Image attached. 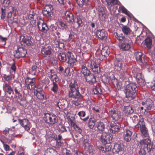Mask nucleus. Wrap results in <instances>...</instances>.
Masks as SVG:
<instances>
[{"instance_id":"aec40b11","label":"nucleus","mask_w":155,"mask_h":155,"mask_svg":"<svg viewBox=\"0 0 155 155\" xmlns=\"http://www.w3.org/2000/svg\"><path fill=\"white\" fill-rule=\"evenodd\" d=\"M28 18L31 20L30 22L32 25H35L36 24V20L37 19V15L33 12H31L28 16Z\"/></svg>"},{"instance_id":"338daca9","label":"nucleus","mask_w":155,"mask_h":155,"mask_svg":"<svg viewBox=\"0 0 155 155\" xmlns=\"http://www.w3.org/2000/svg\"><path fill=\"white\" fill-rule=\"evenodd\" d=\"M12 13L11 12L9 13L8 15V20H10L12 22L14 20V18L12 17Z\"/></svg>"},{"instance_id":"de8ad7c7","label":"nucleus","mask_w":155,"mask_h":155,"mask_svg":"<svg viewBox=\"0 0 155 155\" xmlns=\"http://www.w3.org/2000/svg\"><path fill=\"white\" fill-rule=\"evenodd\" d=\"M136 81L140 85L143 86L145 84V80L143 78H140L139 79L136 80Z\"/></svg>"},{"instance_id":"e433bc0d","label":"nucleus","mask_w":155,"mask_h":155,"mask_svg":"<svg viewBox=\"0 0 155 155\" xmlns=\"http://www.w3.org/2000/svg\"><path fill=\"white\" fill-rule=\"evenodd\" d=\"M78 115L80 117V118L84 121H86L88 119L89 117H86L85 118H84L86 115L84 111H81L79 112L78 113Z\"/></svg>"},{"instance_id":"ea45409f","label":"nucleus","mask_w":155,"mask_h":155,"mask_svg":"<svg viewBox=\"0 0 155 155\" xmlns=\"http://www.w3.org/2000/svg\"><path fill=\"white\" fill-rule=\"evenodd\" d=\"M18 121L21 125L23 127H24L25 125H28V123H29L28 120L27 119L23 120L18 119Z\"/></svg>"},{"instance_id":"e2e57ef3","label":"nucleus","mask_w":155,"mask_h":155,"mask_svg":"<svg viewBox=\"0 0 155 155\" xmlns=\"http://www.w3.org/2000/svg\"><path fill=\"white\" fill-rule=\"evenodd\" d=\"M74 129L79 134H81L82 132V129L78 125L75 127H74Z\"/></svg>"},{"instance_id":"bb28decb","label":"nucleus","mask_w":155,"mask_h":155,"mask_svg":"<svg viewBox=\"0 0 155 155\" xmlns=\"http://www.w3.org/2000/svg\"><path fill=\"white\" fill-rule=\"evenodd\" d=\"M87 81L89 82L90 84H93L96 82V78L93 74L91 72L85 77Z\"/></svg>"},{"instance_id":"c85d7f7f","label":"nucleus","mask_w":155,"mask_h":155,"mask_svg":"<svg viewBox=\"0 0 155 155\" xmlns=\"http://www.w3.org/2000/svg\"><path fill=\"white\" fill-rule=\"evenodd\" d=\"M153 105L152 101L150 98L147 99L145 105L146 107V108L144 109L145 112H147L149 110H150Z\"/></svg>"},{"instance_id":"a18cd8bd","label":"nucleus","mask_w":155,"mask_h":155,"mask_svg":"<svg viewBox=\"0 0 155 155\" xmlns=\"http://www.w3.org/2000/svg\"><path fill=\"white\" fill-rule=\"evenodd\" d=\"M119 9L121 11L122 13L125 14L126 15L130 16V13L123 6H121L119 7Z\"/></svg>"},{"instance_id":"79ce46f5","label":"nucleus","mask_w":155,"mask_h":155,"mask_svg":"<svg viewBox=\"0 0 155 155\" xmlns=\"http://www.w3.org/2000/svg\"><path fill=\"white\" fill-rule=\"evenodd\" d=\"M67 118L68 119V121L70 122L71 125L74 128V127H76L77 126L76 124V123L73 120V117H71V118H70L69 116H68Z\"/></svg>"},{"instance_id":"c9c22d12","label":"nucleus","mask_w":155,"mask_h":155,"mask_svg":"<svg viewBox=\"0 0 155 155\" xmlns=\"http://www.w3.org/2000/svg\"><path fill=\"white\" fill-rule=\"evenodd\" d=\"M110 143H107V145H104V147H101L100 150L104 152H108L111 150L112 146Z\"/></svg>"},{"instance_id":"3c124183","label":"nucleus","mask_w":155,"mask_h":155,"mask_svg":"<svg viewBox=\"0 0 155 155\" xmlns=\"http://www.w3.org/2000/svg\"><path fill=\"white\" fill-rule=\"evenodd\" d=\"M122 62L121 60H117H117L115 61V66L116 67H117L119 68H120L122 67Z\"/></svg>"},{"instance_id":"a19ab883","label":"nucleus","mask_w":155,"mask_h":155,"mask_svg":"<svg viewBox=\"0 0 155 155\" xmlns=\"http://www.w3.org/2000/svg\"><path fill=\"white\" fill-rule=\"evenodd\" d=\"M122 31L126 35L130 34L131 31L130 28L126 26H124L123 27Z\"/></svg>"},{"instance_id":"4c0bfd02","label":"nucleus","mask_w":155,"mask_h":155,"mask_svg":"<svg viewBox=\"0 0 155 155\" xmlns=\"http://www.w3.org/2000/svg\"><path fill=\"white\" fill-rule=\"evenodd\" d=\"M124 108L125 113L127 114H132L134 112V110L132 107L130 106H125V107Z\"/></svg>"},{"instance_id":"774afa93","label":"nucleus","mask_w":155,"mask_h":155,"mask_svg":"<svg viewBox=\"0 0 155 155\" xmlns=\"http://www.w3.org/2000/svg\"><path fill=\"white\" fill-rule=\"evenodd\" d=\"M150 87L152 91H155V81H153L150 85Z\"/></svg>"},{"instance_id":"393cba45","label":"nucleus","mask_w":155,"mask_h":155,"mask_svg":"<svg viewBox=\"0 0 155 155\" xmlns=\"http://www.w3.org/2000/svg\"><path fill=\"white\" fill-rule=\"evenodd\" d=\"M69 97L74 99H79L81 96V95L78 90L71 91H69Z\"/></svg>"},{"instance_id":"58836bf2","label":"nucleus","mask_w":155,"mask_h":155,"mask_svg":"<svg viewBox=\"0 0 155 155\" xmlns=\"http://www.w3.org/2000/svg\"><path fill=\"white\" fill-rule=\"evenodd\" d=\"M58 84L55 82H53V83L51 84V90L55 93L58 91Z\"/></svg>"},{"instance_id":"a878e982","label":"nucleus","mask_w":155,"mask_h":155,"mask_svg":"<svg viewBox=\"0 0 155 155\" xmlns=\"http://www.w3.org/2000/svg\"><path fill=\"white\" fill-rule=\"evenodd\" d=\"M132 133L129 130L126 129L124 132L123 137L124 140L127 142L130 141L131 139Z\"/></svg>"},{"instance_id":"f257e3e1","label":"nucleus","mask_w":155,"mask_h":155,"mask_svg":"<svg viewBox=\"0 0 155 155\" xmlns=\"http://www.w3.org/2000/svg\"><path fill=\"white\" fill-rule=\"evenodd\" d=\"M138 144L140 149L139 151V154L140 155H146L145 149L148 153H149L154 148L153 143L149 138L140 140Z\"/></svg>"},{"instance_id":"2f4dec72","label":"nucleus","mask_w":155,"mask_h":155,"mask_svg":"<svg viewBox=\"0 0 155 155\" xmlns=\"http://www.w3.org/2000/svg\"><path fill=\"white\" fill-rule=\"evenodd\" d=\"M95 127L97 128L96 130L97 131H102L104 130L105 125L103 123L99 121L97 123Z\"/></svg>"},{"instance_id":"9d476101","label":"nucleus","mask_w":155,"mask_h":155,"mask_svg":"<svg viewBox=\"0 0 155 155\" xmlns=\"http://www.w3.org/2000/svg\"><path fill=\"white\" fill-rule=\"evenodd\" d=\"M109 114L113 119L115 121H117L120 118V112L115 110L114 109H111L109 110Z\"/></svg>"},{"instance_id":"37998d69","label":"nucleus","mask_w":155,"mask_h":155,"mask_svg":"<svg viewBox=\"0 0 155 155\" xmlns=\"http://www.w3.org/2000/svg\"><path fill=\"white\" fill-rule=\"evenodd\" d=\"M106 2L108 6L110 5L112 6L117 3V0H106Z\"/></svg>"},{"instance_id":"f3484780","label":"nucleus","mask_w":155,"mask_h":155,"mask_svg":"<svg viewBox=\"0 0 155 155\" xmlns=\"http://www.w3.org/2000/svg\"><path fill=\"white\" fill-rule=\"evenodd\" d=\"M67 59H68V63L71 65H73L76 61V56L70 52H68L67 53Z\"/></svg>"},{"instance_id":"0e129e2a","label":"nucleus","mask_w":155,"mask_h":155,"mask_svg":"<svg viewBox=\"0 0 155 155\" xmlns=\"http://www.w3.org/2000/svg\"><path fill=\"white\" fill-rule=\"evenodd\" d=\"M59 23V25L63 29H66L67 28V26L65 23L62 21H60Z\"/></svg>"},{"instance_id":"052dcab7","label":"nucleus","mask_w":155,"mask_h":155,"mask_svg":"<svg viewBox=\"0 0 155 155\" xmlns=\"http://www.w3.org/2000/svg\"><path fill=\"white\" fill-rule=\"evenodd\" d=\"M139 72L137 73V74H136V80H137V79H139L140 78H143V76L141 74V71L140 70L139 71Z\"/></svg>"},{"instance_id":"f704fd0d","label":"nucleus","mask_w":155,"mask_h":155,"mask_svg":"<svg viewBox=\"0 0 155 155\" xmlns=\"http://www.w3.org/2000/svg\"><path fill=\"white\" fill-rule=\"evenodd\" d=\"M145 45L147 46L148 49L151 48L152 40L149 37H147L144 41Z\"/></svg>"},{"instance_id":"1a4fd4ad","label":"nucleus","mask_w":155,"mask_h":155,"mask_svg":"<svg viewBox=\"0 0 155 155\" xmlns=\"http://www.w3.org/2000/svg\"><path fill=\"white\" fill-rule=\"evenodd\" d=\"M76 1L80 7L84 8V9L82 10V12L88 10V6L90 3L89 0H76Z\"/></svg>"},{"instance_id":"39448f33","label":"nucleus","mask_w":155,"mask_h":155,"mask_svg":"<svg viewBox=\"0 0 155 155\" xmlns=\"http://www.w3.org/2000/svg\"><path fill=\"white\" fill-rule=\"evenodd\" d=\"M86 65L87 66L88 68H90L94 73H97L99 71L100 68L98 67V64L96 63L95 58H93V59H89L87 62H86Z\"/></svg>"},{"instance_id":"680f3d73","label":"nucleus","mask_w":155,"mask_h":155,"mask_svg":"<svg viewBox=\"0 0 155 155\" xmlns=\"http://www.w3.org/2000/svg\"><path fill=\"white\" fill-rule=\"evenodd\" d=\"M76 100H72L71 101V103L75 105L76 106H78L80 104V102L78 101V99H75Z\"/></svg>"},{"instance_id":"69168bd1","label":"nucleus","mask_w":155,"mask_h":155,"mask_svg":"<svg viewBox=\"0 0 155 155\" xmlns=\"http://www.w3.org/2000/svg\"><path fill=\"white\" fill-rule=\"evenodd\" d=\"M2 14L1 15V18L4 19L5 17V10L2 8Z\"/></svg>"},{"instance_id":"f03ea898","label":"nucleus","mask_w":155,"mask_h":155,"mask_svg":"<svg viewBox=\"0 0 155 155\" xmlns=\"http://www.w3.org/2000/svg\"><path fill=\"white\" fill-rule=\"evenodd\" d=\"M115 36L120 41L119 45L121 49L124 51H127L130 48L128 40L124 36L118 35L117 33L114 34Z\"/></svg>"},{"instance_id":"c03bdc74","label":"nucleus","mask_w":155,"mask_h":155,"mask_svg":"<svg viewBox=\"0 0 155 155\" xmlns=\"http://www.w3.org/2000/svg\"><path fill=\"white\" fill-rule=\"evenodd\" d=\"M93 91L95 94H101L102 93V89L100 87H96L94 88Z\"/></svg>"},{"instance_id":"c756f323","label":"nucleus","mask_w":155,"mask_h":155,"mask_svg":"<svg viewBox=\"0 0 155 155\" xmlns=\"http://www.w3.org/2000/svg\"><path fill=\"white\" fill-rule=\"evenodd\" d=\"M69 91L78 90V87L77 82L74 81H72L69 85Z\"/></svg>"},{"instance_id":"603ef678","label":"nucleus","mask_w":155,"mask_h":155,"mask_svg":"<svg viewBox=\"0 0 155 155\" xmlns=\"http://www.w3.org/2000/svg\"><path fill=\"white\" fill-rule=\"evenodd\" d=\"M54 43L57 47H59V48H61L64 46V44L63 43L60 42L58 40H55L54 41Z\"/></svg>"},{"instance_id":"bf43d9fd","label":"nucleus","mask_w":155,"mask_h":155,"mask_svg":"<svg viewBox=\"0 0 155 155\" xmlns=\"http://www.w3.org/2000/svg\"><path fill=\"white\" fill-rule=\"evenodd\" d=\"M10 3V0H3V5L4 7H7Z\"/></svg>"},{"instance_id":"20e7f679","label":"nucleus","mask_w":155,"mask_h":155,"mask_svg":"<svg viewBox=\"0 0 155 155\" xmlns=\"http://www.w3.org/2000/svg\"><path fill=\"white\" fill-rule=\"evenodd\" d=\"M137 127L140 128L141 133L143 137H149L148 130L146 127L145 123L143 119H140L138 124H136Z\"/></svg>"},{"instance_id":"a211bd4d","label":"nucleus","mask_w":155,"mask_h":155,"mask_svg":"<svg viewBox=\"0 0 155 155\" xmlns=\"http://www.w3.org/2000/svg\"><path fill=\"white\" fill-rule=\"evenodd\" d=\"M96 36L99 39L104 40L107 38V33L104 29L97 30L96 33Z\"/></svg>"},{"instance_id":"9b49d317","label":"nucleus","mask_w":155,"mask_h":155,"mask_svg":"<svg viewBox=\"0 0 155 155\" xmlns=\"http://www.w3.org/2000/svg\"><path fill=\"white\" fill-rule=\"evenodd\" d=\"M38 27L40 31L42 32L46 33L48 30L47 24L44 22L43 20L40 18L37 23Z\"/></svg>"},{"instance_id":"4468645a","label":"nucleus","mask_w":155,"mask_h":155,"mask_svg":"<svg viewBox=\"0 0 155 155\" xmlns=\"http://www.w3.org/2000/svg\"><path fill=\"white\" fill-rule=\"evenodd\" d=\"M124 147L123 143L118 142L114 143L112 149L113 153H118L124 150Z\"/></svg>"},{"instance_id":"6ab92c4d","label":"nucleus","mask_w":155,"mask_h":155,"mask_svg":"<svg viewBox=\"0 0 155 155\" xmlns=\"http://www.w3.org/2000/svg\"><path fill=\"white\" fill-rule=\"evenodd\" d=\"M20 41L22 44L24 45H30L32 42L29 38L27 36L21 35L20 38Z\"/></svg>"},{"instance_id":"ddd939ff","label":"nucleus","mask_w":155,"mask_h":155,"mask_svg":"<svg viewBox=\"0 0 155 155\" xmlns=\"http://www.w3.org/2000/svg\"><path fill=\"white\" fill-rule=\"evenodd\" d=\"M112 137L107 133L103 132L102 133L101 140L104 144L110 143L112 141Z\"/></svg>"},{"instance_id":"4d7b16f0","label":"nucleus","mask_w":155,"mask_h":155,"mask_svg":"<svg viewBox=\"0 0 155 155\" xmlns=\"http://www.w3.org/2000/svg\"><path fill=\"white\" fill-rule=\"evenodd\" d=\"M7 40V38L3 37L0 35V42L1 43L2 45H5L6 41Z\"/></svg>"},{"instance_id":"09e8293b","label":"nucleus","mask_w":155,"mask_h":155,"mask_svg":"<svg viewBox=\"0 0 155 155\" xmlns=\"http://www.w3.org/2000/svg\"><path fill=\"white\" fill-rule=\"evenodd\" d=\"M14 90L15 92L16 95L18 96L20 94V91L21 90V86H18L14 88Z\"/></svg>"},{"instance_id":"13d9d810","label":"nucleus","mask_w":155,"mask_h":155,"mask_svg":"<svg viewBox=\"0 0 155 155\" xmlns=\"http://www.w3.org/2000/svg\"><path fill=\"white\" fill-rule=\"evenodd\" d=\"M76 22L78 24V26H79L82 23V21L80 16H78L77 18Z\"/></svg>"},{"instance_id":"6e6d98bb","label":"nucleus","mask_w":155,"mask_h":155,"mask_svg":"<svg viewBox=\"0 0 155 155\" xmlns=\"http://www.w3.org/2000/svg\"><path fill=\"white\" fill-rule=\"evenodd\" d=\"M59 131L61 133L65 132L67 131L64 126L61 125H60L59 127Z\"/></svg>"},{"instance_id":"6e6552de","label":"nucleus","mask_w":155,"mask_h":155,"mask_svg":"<svg viewBox=\"0 0 155 155\" xmlns=\"http://www.w3.org/2000/svg\"><path fill=\"white\" fill-rule=\"evenodd\" d=\"M27 53V51L25 48L19 47L14 51V55L16 58H18L21 57H24Z\"/></svg>"},{"instance_id":"5701e85b","label":"nucleus","mask_w":155,"mask_h":155,"mask_svg":"<svg viewBox=\"0 0 155 155\" xmlns=\"http://www.w3.org/2000/svg\"><path fill=\"white\" fill-rule=\"evenodd\" d=\"M49 75H50V78L53 82H57L59 80V79L57 76L56 72L54 70L51 69L48 72Z\"/></svg>"},{"instance_id":"7ed1b4c3","label":"nucleus","mask_w":155,"mask_h":155,"mask_svg":"<svg viewBox=\"0 0 155 155\" xmlns=\"http://www.w3.org/2000/svg\"><path fill=\"white\" fill-rule=\"evenodd\" d=\"M44 119L45 122L50 125H53L58 121V118L53 114L45 113L44 114Z\"/></svg>"},{"instance_id":"72a5a7b5","label":"nucleus","mask_w":155,"mask_h":155,"mask_svg":"<svg viewBox=\"0 0 155 155\" xmlns=\"http://www.w3.org/2000/svg\"><path fill=\"white\" fill-rule=\"evenodd\" d=\"M67 53H61L58 54V57L59 60L62 62H64L67 59Z\"/></svg>"},{"instance_id":"49530a36","label":"nucleus","mask_w":155,"mask_h":155,"mask_svg":"<svg viewBox=\"0 0 155 155\" xmlns=\"http://www.w3.org/2000/svg\"><path fill=\"white\" fill-rule=\"evenodd\" d=\"M3 77L5 80L7 81H11L12 79L14 78V76L13 74L8 75H7L6 74H5L4 75Z\"/></svg>"},{"instance_id":"7c9ffc66","label":"nucleus","mask_w":155,"mask_h":155,"mask_svg":"<svg viewBox=\"0 0 155 155\" xmlns=\"http://www.w3.org/2000/svg\"><path fill=\"white\" fill-rule=\"evenodd\" d=\"M65 15L68 22H72L73 21L74 17L72 13L70 12L69 11H67L65 12Z\"/></svg>"},{"instance_id":"f8f14e48","label":"nucleus","mask_w":155,"mask_h":155,"mask_svg":"<svg viewBox=\"0 0 155 155\" xmlns=\"http://www.w3.org/2000/svg\"><path fill=\"white\" fill-rule=\"evenodd\" d=\"M135 88L132 86H129L126 90V97L127 98H133L135 97L134 95L136 92Z\"/></svg>"},{"instance_id":"cd10ccee","label":"nucleus","mask_w":155,"mask_h":155,"mask_svg":"<svg viewBox=\"0 0 155 155\" xmlns=\"http://www.w3.org/2000/svg\"><path fill=\"white\" fill-rule=\"evenodd\" d=\"M111 128L110 130L113 133H115L116 132H117L119 131L120 126L119 124L116 123H111L110 125Z\"/></svg>"},{"instance_id":"4be33fe9","label":"nucleus","mask_w":155,"mask_h":155,"mask_svg":"<svg viewBox=\"0 0 155 155\" xmlns=\"http://www.w3.org/2000/svg\"><path fill=\"white\" fill-rule=\"evenodd\" d=\"M110 54V49L108 47L106 46L104 47L101 51V55L102 58H101V57L99 58V60L101 61H102L103 59L106 58V56Z\"/></svg>"},{"instance_id":"473e14b6","label":"nucleus","mask_w":155,"mask_h":155,"mask_svg":"<svg viewBox=\"0 0 155 155\" xmlns=\"http://www.w3.org/2000/svg\"><path fill=\"white\" fill-rule=\"evenodd\" d=\"M3 88L5 91L9 94L13 93V91L11 86L7 83H5L3 86Z\"/></svg>"},{"instance_id":"b1692460","label":"nucleus","mask_w":155,"mask_h":155,"mask_svg":"<svg viewBox=\"0 0 155 155\" xmlns=\"http://www.w3.org/2000/svg\"><path fill=\"white\" fill-rule=\"evenodd\" d=\"M88 67L86 65V62H84L83 64L81 65V72L83 74L84 76L85 77L91 72L88 69Z\"/></svg>"},{"instance_id":"2eb2a0df","label":"nucleus","mask_w":155,"mask_h":155,"mask_svg":"<svg viewBox=\"0 0 155 155\" xmlns=\"http://www.w3.org/2000/svg\"><path fill=\"white\" fill-rule=\"evenodd\" d=\"M52 52L51 47L48 45L45 46L41 50V53L45 57H50Z\"/></svg>"},{"instance_id":"5fc2aeb1","label":"nucleus","mask_w":155,"mask_h":155,"mask_svg":"<svg viewBox=\"0 0 155 155\" xmlns=\"http://www.w3.org/2000/svg\"><path fill=\"white\" fill-rule=\"evenodd\" d=\"M37 67L36 63H35L32 66L30 70V71H32L33 72L32 74H35Z\"/></svg>"},{"instance_id":"8fccbe9b","label":"nucleus","mask_w":155,"mask_h":155,"mask_svg":"<svg viewBox=\"0 0 155 155\" xmlns=\"http://www.w3.org/2000/svg\"><path fill=\"white\" fill-rule=\"evenodd\" d=\"M64 99L60 100L57 103V106L59 109L63 108V106L64 105Z\"/></svg>"},{"instance_id":"864d4df0","label":"nucleus","mask_w":155,"mask_h":155,"mask_svg":"<svg viewBox=\"0 0 155 155\" xmlns=\"http://www.w3.org/2000/svg\"><path fill=\"white\" fill-rule=\"evenodd\" d=\"M95 125V121L90 119L88 123V127L91 129H93Z\"/></svg>"},{"instance_id":"412c9836","label":"nucleus","mask_w":155,"mask_h":155,"mask_svg":"<svg viewBox=\"0 0 155 155\" xmlns=\"http://www.w3.org/2000/svg\"><path fill=\"white\" fill-rule=\"evenodd\" d=\"M34 93L36 92V95L37 97L40 100H42L45 98L44 96V92L42 91L41 88H38L35 89Z\"/></svg>"},{"instance_id":"423d86ee","label":"nucleus","mask_w":155,"mask_h":155,"mask_svg":"<svg viewBox=\"0 0 155 155\" xmlns=\"http://www.w3.org/2000/svg\"><path fill=\"white\" fill-rule=\"evenodd\" d=\"M35 78H31L28 77L25 80V87L28 89L30 90L33 89L35 90L37 87L35 85Z\"/></svg>"},{"instance_id":"dca6fc26","label":"nucleus","mask_w":155,"mask_h":155,"mask_svg":"<svg viewBox=\"0 0 155 155\" xmlns=\"http://www.w3.org/2000/svg\"><path fill=\"white\" fill-rule=\"evenodd\" d=\"M144 55L141 52H136V61L138 64L141 65L146 63L144 61Z\"/></svg>"},{"instance_id":"0eeeda50","label":"nucleus","mask_w":155,"mask_h":155,"mask_svg":"<svg viewBox=\"0 0 155 155\" xmlns=\"http://www.w3.org/2000/svg\"><path fill=\"white\" fill-rule=\"evenodd\" d=\"M53 9V8L51 5H46L43 11V15L50 18H52L53 16L52 11Z\"/></svg>"}]
</instances>
